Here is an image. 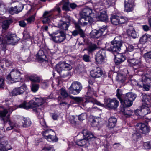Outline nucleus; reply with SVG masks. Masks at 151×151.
Listing matches in <instances>:
<instances>
[{
	"instance_id": "1",
	"label": "nucleus",
	"mask_w": 151,
	"mask_h": 151,
	"mask_svg": "<svg viewBox=\"0 0 151 151\" xmlns=\"http://www.w3.org/2000/svg\"><path fill=\"white\" fill-rule=\"evenodd\" d=\"M45 102V101L42 98H35L34 99V100H31L29 102H24L23 103L19 105L17 107L23 108L26 109L31 108H38L40 106L44 104Z\"/></svg>"
},
{
	"instance_id": "2",
	"label": "nucleus",
	"mask_w": 151,
	"mask_h": 151,
	"mask_svg": "<svg viewBox=\"0 0 151 151\" xmlns=\"http://www.w3.org/2000/svg\"><path fill=\"white\" fill-rule=\"evenodd\" d=\"M88 91L87 92V97L86 98V100L85 101L86 104L87 106H91L92 107L94 104H96L97 105L101 106L102 104L97 101V100L91 97V96L94 93V91L93 88L90 85L87 87Z\"/></svg>"
},
{
	"instance_id": "3",
	"label": "nucleus",
	"mask_w": 151,
	"mask_h": 151,
	"mask_svg": "<svg viewBox=\"0 0 151 151\" xmlns=\"http://www.w3.org/2000/svg\"><path fill=\"white\" fill-rule=\"evenodd\" d=\"M136 97V95L132 92H128L127 93L124 99L123 102H122V105L125 106H130L133 104Z\"/></svg>"
},
{
	"instance_id": "4",
	"label": "nucleus",
	"mask_w": 151,
	"mask_h": 151,
	"mask_svg": "<svg viewBox=\"0 0 151 151\" xmlns=\"http://www.w3.org/2000/svg\"><path fill=\"white\" fill-rule=\"evenodd\" d=\"M42 132V134L44 138L49 142H56L58 141V139L56 136L54 131L51 129H47Z\"/></svg>"
},
{
	"instance_id": "5",
	"label": "nucleus",
	"mask_w": 151,
	"mask_h": 151,
	"mask_svg": "<svg viewBox=\"0 0 151 151\" xmlns=\"http://www.w3.org/2000/svg\"><path fill=\"white\" fill-rule=\"evenodd\" d=\"M21 73L17 69H13L7 76V79L11 83L17 81L20 78Z\"/></svg>"
},
{
	"instance_id": "6",
	"label": "nucleus",
	"mask_w": 151,
	"mask_h": 151,
	"mask_svg": "<svg viewBox=\"0 0 151 151\" xmlns=\"http://www.w3.org/2000/svg\"><path fill=\"white\" fill-rule=\"evenodd\" d=\"M110 19L111 23L116 25L124 24L128 22V19L126 17H119L116 15H112Z\"/></svg>"
},
{
	"instance_id": "7",
	"label": "nucleus",
	"mask_w": 151,
	"mask_h": 151,
	"mask_svg": "<svg viewBox=\"0 0 151 151\" xmlns=\"http://www.w3.org/2000/svg\"><path fill=\"white\" fill-rule=\"evenodd\" d=\"M105 104L109 109H116L119 105V102L116 99L108 98L105 101Z\"/></svg>"
},
{
	"instance_id": "8",
	"label": "nucleus",
	"mask_w": 151,
	"mask_h": 151,
	"mask_svg": "<svg viewBox=\"0 0 151 151\" xmlns=\"http://www.w3.org/2000/svg\"><path fill=\"white\" fill-rule=\"evenodd\" d=\"M27 86L24 85L19 87L16 88L14 89L10 93V95L12 96H15L18 95H21L26 90Z\"/></svg>"
},
{
	"instance_id": "9",
	"label": "nucleus",
	"mask_w": 151,
	"mask_h": 151,
	"mask_svg": "<svg viewBox=\"0 0 151 151\" xmlns=\"http://www.w3.org/2000/svg\"><path fill=\"white\" fill-rule=\"evenodd\" d=\"M6 43L11 45H14L17 42L18 39L15 34H9L6 35Z\"/></svg>"
},
{
	"instance_id": "10",
	"label": "nucleus",
	"mask_w": 151,
	"mask_h": 151,
	"mask_svg": "<svg viewBox=\"0 0 151 151\" xmlns=\"http://www.w3.org/2000/svg\"><path fill=\"white\" fill-rule=\"evenodd\" d=\"M65 38V35L63 31H60L59 34H56L52 37V40L55 42L60 43L64 41Z\"/></svg>"
},
{
	"instance_id": "11",
	"label": "nucleus",
	"mask_w": 151,
	"mask_h": 151,
	"mask_svg": "<svg viewBox=\"0 0 151 151\" xmlns=\"http://www.w3.org/2000/svg\"><path fill=\"white\" fill-rule=\"evenodd\" d=\"M103 74V71L101 68L98 67H95L90 71V75L93 78L100 77Z\"/></svg>"
},
{
	"instance_id": "12",
	"label": "nucleus",
	"mask_w": 151,
	"mask_h": 151,
	"mask_svg": "<svg viewBox=\"0 0 151 151\" xmlns=\"http://www.w3.org/2000/svg\"><path fill=\"white\" fill-rule=\"evenodd\" d=\"M150 107V106L148 104L142 103V105L141 106L142 116L148 114L151 115V112L149 108Z\"/></svg>"
},
{
	"instance_id": "13",
	"label": "nucleus",
	"mask_w": 151,
	"mask_h": 151,
	"mask_svg": "<svg viewBox=\"0 0 151 151\" xmlns=\"http://www.w3.org/2000/svg\"><path fill=\"white\" fill-rule=\"evenodd\" d=\"M105 52L104 49L99 51L96 54L95 59L98 63H101L103 62L105 59Z\"/></svg>"
},
{
	"instance_id": "14",
	"label": "nucleus",
	"mask_w": 151,
	"mask_h": 151,
	"mask_svg": "<svg viewBox=\"0 0 151 151\" xmlns=\"http://www.w3.org/2000/svg\"><path fill=\"white\" fill-rule=\"evenodd\" d=\"M136 129L140 133L146 134L148 133L150 129L147 125L144 123H139L136 127Z\"/></svg>"
},
{
	"instance_id": "15",
	"label": "nucleus",
	"mask_w": 151,
	"mask_h": 151,
	"mask_svg": "<svg viewBox=\"0 0 151 151\" xmlns=\"http://www.w3.org/2000/svg\"><path fill=\"white\" fill-rule=\"evenodd\" d=\"M23 8V5L20 3L17 6L10 8L9 9V12L12 14H17L21 12Z\"/></svg>"
},
{
	"instance_id": "16",
	"label": "nucleus",
	"mask_w": 151,
	"mask_h": 151,
	"mask_svg": "<svg viewBox=\"0 0 151 151\" xmlns=\"http://www.w3.org/2000/svg\"><path fill=\"white\" fill-rule=\"evenodd\" d=\"M80 14L81 16L85 17L87 18H92V15H94V14L92 13V10L89 8H86L83 9L80 12Z\"/></svg>"
},
{
	"instance_id": "17",
	"label": "nucleus",
	"mask_w": 151,
	"mask_h": 151,
	"mask_svg": "<svg viewBox=\"0 0 151 151\" xmlns=\"http://www.w3.org/2000/svg\"><path fill=\"white\" fill-rule=\"evenodd\" d=\"M115 39L116 38L114 39L113 41L111 42V43L113 46L114 47H120L122 46L129 47L131 46L128 43L125 42L123 43L122 41H117Z\"/></svg>"
},
{
	"instance_id": "18",
	"label": "nucleus",
	"mask_w": 151,
	"mask_h": 151,
	"mask_svg": "<svg viewBox=\"0 0 151 151\" xmlns=\"http://www.w3.org/2000/svg\"><path fill=\"white\" fill-rule=\"evenodd\" d=\"M11 149L12 147L8 144L7 141H1L0 142V151H7Z\"/></svg>"
},
{
	"instance_id": "19",
	"label": "nucleus",
	"mask_w": 151,
	"mask_h": 151,
	"mask_svg": "<svg viewBox=\"0 0 151 151\" xmlns=\"http://www.w3.org/2000/svg\"><path fill=\"white\" fill-rule=\"evenodd\" d=\"M125 57L122 54H118L115 55L114 62L116 64L118 65L124 62L125 60Z\"/></svg>"
},
{
	"instance_id": "20",
	"label": "nucleus",
	"mask_w": 151,
	"mask_h": 151,
	"mask_svg": "<svg viewBox=\"0 0 151 151\" xmlns=\"http://www.w3.org/2000/svg\"><path fill=\"white\" fill-rule=\"evenodd\" d=\"M134 4L129 0H125L124 11L126 12H130L133 10Z\"/></svg>"
},
{
	"instance_id": "21",
	"label": "nucleus",
	"mask_w": 151,
	"mask_h": 151,
	"mask_svg": "<svg viewBox=\"0 0 151 151\" xmlns=\"http://www.w3.org/2000/svg\"><path fill=\"white\" fill-rule=\"evenodd\" d=\"M81 17L79 20V22L80 24L81 25H86L88 22L91 23L93 22V18H87V17Z\"/></svg>"
},
{
	"instance_id": "22",
	"label": "nucleus",
	"mask_w": 151,
	"mask_h": 151,
	"mask_svg": "<svg viewBox=\"0 0 151 151\" xmlns=\"http://www.w3.org/2000/svg\"><path fill=\"white\" fill-rule=\"evenodd\" d=\"M52 14L50 12L45 11L42 17V22L43 23H49L50 22V20L51 18Z\"/></svg>"
},
{
	"instance_id": "23",
	"label": "nucleus",
	"mask_w": 151,
	"mask_h": 151,
	"mask_svg": "<svg viewBox=\"0 0 151 151\" xmlns=\"http://www.w3.org/2000/svg\"><path fill=\"white\" fill-rule=\"evenodd\" d=\"M29 79L32 82L40 83L42 81L41 78L36 74H32L29 77Z\"/></svg>"
},
{
	"instance_id": "24",
	"label": "nucleus",
	"mask_w": 151,
	"mask_h": 151,
	"mask_svg": "<svg viewBox=\"0 0 151 151\" xmlns=\"http://www.w3.org/2000/svg\"><path fill=\"white\" fill-rule=\"evenodd\" d=\"M123 106L124 107L123 108L121 109V111L126 117H130L132 114V111L126 108V107H128V106Z\"/></svg>"
},
{
	"instance_id": "25",
	"label": "nucleus",
	"mask_w": 151,
	"mask_h": 151,
	"mask_svg": "<svg viewBox=\"0 0 151 151\" xmlns=\"http://www.w3.org/2000/svg\"><path fill=\"white\" fill-rule=\"evenodd\" d=\"M83 134L84 137L89 142V140L93 138L94 136L93 134L89 132L87 130L84 129L83 131Z\"/></svg>"
},
{
	"instance_id": "26",
	"label": "nucleus",
	"mask_w": 151,
	"mask_h": 151,
	"mask_svg": "<svg viewBox=\"0 0 151 151\" xmlns=\"http://www.w3.org/2000/svg\"><path fill=\"white\" fill-rule=\"evenodd\" d=\"M108 126L109 128H113L115 127L117 122V119L114 117H110L109 119Z\"/></svg>"
},
{
	"instance_id": "27",
	"label": "nucleus",
	"mask_w": 151,
	"mask_h": 151,
	"mask_svg": "<svg viewBox=\"0 0 151 151\" xmlns=\"http://www.w3.org/2000/svg\"><path fill=\"white\" fill-rule=\"evenodd\" d=\"M127 32L129 36L133 38H136L137 37L136 32L132 27H130L127 30Z\"/></svg>"
},
{
	"instance_id": "28",
	"label": "nucleus",
	"mask_w": 151,
	"mask_h": 151,
	"mask_svg": "<svg viewBox=\"0 0 151 151\" xmlns=\"http://www.w3.org/2000/svg\"><path fill=\"white\" fill-rule=\"evenodd\" d=\"M22 122L23 124L22 126L23 127H27L30 126L31 124V122L30 119L27 117L23 118Z\"/></svg>"
},
{
	"instance_id": "29",
	"label": "nucleus",
	"mask_w": 151,
	"mask_h": 151,
	"mask_svg": "<svg viewBox=\"0 0 151 151\" xmlns=\"http://www.w3.org/2000/svg\"><path fill=\"white\" fill-rule=\"evenodd\" d=\"M96 18L100 21H104L107 19L108 17L106 12L105 11H103L99 14V15L97 16Z\"/></svg>"
},
{
	"instance_id": "30",
	"label": "nucleus",
	"mask_w": 151,
	"mask_h": 151,
	"mask_svg": "<svg viewBox=\"0 0 151 151\" xmlns=\"http://www.w3.org/2000/svg\"><path fill=\"white\" fill-rule=\"evenodd\" d=\"M76 143L77 145L80 146H83L85 145L88 146L89 144L88 141L84 137L83 139L77 140L76 142Z\"/></svg>"
},
{
	"instance_id": "31",
	"label": "nucleus",
	"mask_w": 151,
	"mask_h": 151,
	"mask_svg": "<svg viewBox=\"0 0 151 151\" xmlns=\"http://www.w3.org/2000/svg\"><path fill=\"white\" fill-rule=\"evenodd\" d=\"M1 120L3 121L5 123H6L7 122H9V124L10 125V127H8L6 128L7 130H9L12 129L13 128V126L12 125V123L10 121L9 117L8 116L4 118H1Z\"/></svg>"
},
{
	"instance_id": "32",
	"label": "nucleus",
	"mask_w": 151,
	"mask_h": 151,
	"mask_svg": "<svg viewBox=\"0 0 151 151\" xmlns=\"http://www.w3.org/2000/svg\"><path fill=\"white\" fill-rule=\"evenodd\" d=\"M13 110L14 109L12 107L10 106L8 109V111H7L6 109H4L3 111H0V117L3 118L5 117V116L8 111H9L10 113H11Z\"/></svg>"
},
{
	"instance_id": "33",
	"label": "nucleus",
	"mask_w": 151,
	"mask_h": 151,
	"mask_svg": "<svg viewBox=\"0 0 151 151\" xmlns=\"http://www.w3.org/2000/svg\"><path fill=\"white\" fill-rule=\"evenodd\" d=\"M144 84H147L148 85H151V78L148 77L146 75H142V79L140 81Z\"/></svg>"
},
{
	"instance_id": "34",
	"label": "nucleus",
	"mask_w": 151,
	"mask_h": 151,
	"mask_svg": "<svg viewBox=\"0 0 151 151\" xmlns=\"http://www.w3.org/2000/svg\"><path fill=\"white\" fill-rule=\"evenodd\" d=\"M116 95L120 101L121 104L122 105L123 103L122 102H123L125 95L122 94V91L119 89H118L117 90Z\"/></svg>"
},
{
	"instance_id": "35",
	"label": "nucleus",
	"mask_w": 151,
	"mask_h": 151,
	"mask_svg": "<svg viewBox=\"0 0 151 151\" xmlns=\"http://www.w3.org/2000/svg\"><path fill=\"white\" fill-rule=\"evenodd\" d=\"M68 91L70 94L77 95L80 93V91L79 89H77V88L72 87V86L71 85L68 89Z\"/></svg>"
},
{
	"instance_id": "36",
	"label": "nucleus",
	"mask_w": 151,
	"mask_h": 151,
	"mask_svg": "<svg viewBox=\"0 0 151 151\" xmlns=\"http://www.w3.org/2000/svg\"><path fill=\"white\" fill-rule=\"evenodd\" d=\"M40 116L38 115V118L40 119V124L42 126L44 127V128H45L47 127L46 122L45 119L43 118V114L42 112L40 113Z\"/></svg>"
},
{
	"instance_id": "37",
	"label": "nucleus",
	"mask_w": 151,
	"mask_h": 151,
	"mask_svg": "<svg viewBox=\"0 0 151 151\" xmlns=\"http://www.w3.org/2000/svg\"><path fill=\"white\" fill-rule=\"evenodd\" d=\"M101 33L99 32V30H93L90 33L91 36L92 37L98 38L101 37Z\"/></svg>"
},
{
	"instance_id": "38",
	"label": "nucleus",
	"mask_w": 151,
	"mask_h": 151,
	"mask_svg": "<svg viewBox=\"0 0 151 151\" xmlns=\"http://www.w3.org/2000/svg\"><path fill=\"white\" fill-rule=\"evenodd\" d=\"M71 86L72 87H73L75 88H77V89H79L81 91V90L82 89V86L81 83L79 82L75 81L73 82Z\"/></svg>"
},
{
	"instance_id": "39",
	"label": "nucleus",
	"mask_w": 151,
	"mask_h": 151,
	"mask_svg": "<svg viewBox=\"0 0 151 151\" xmlns=\"http://www.w3.org/2000/svg\"><path fill=\"white\" fill-rule=\"evenodd\" d=\"M56 70L59 74L64 70L63 63H59L56 65L55 68Z\"/></svg>"
},
{
	"instance_id": "40",
	"label": "nucleus",
	"mask_w": 151,
	"mask_h": 151,
	"mask_svg": "<svg viewBox=\"0 0 151 151\" xmlns=\"http://www.w3.org/2000/svg\"><path fill=\"white\" fill-rule=\"evenodd\" d=\"M133 69L135 70H137V69L140 68L142 66L141 63L138 60H136L135 62L132 63Z\"/></svg>"
},
{
	"instance_id": "41",
	"label": "nucleus",
	"mask_w": 151,
	"mask_h": 151,
	"mask_svg": "<svg viewBox=\"0 0 151 151\" xmlns=\"http://www.w3.org/2000/svg\"><path fill=\"white\" fill-rule=\"evenodd\" d=\"M59 25L62 29L65 30L68 29L69 27V25L65 22L61 20L60 21Z\"/></svg>"
},
{
	"instance_id": "42",
	"label": "nucleus",
	"mask_w": 151,
	"mask_h": 151,
	"mask_svg": "<svg viewBox=\"0 0 151 151\" xmlns=\"http://www.w3.org/2000/svg\"><path fill=\"white\" fill-rule=\"evenodd\" d=\"M121 48H109L107 50L112 53L115 56V55L119 54Z\"/></svg>"
},
{
	"instance_id": "43",
	"label": "nucleus",
	"mask_w": 151,
	"mask_h": 151,
	"mask_svg": "<svg viewBox=\"0 0 151 151\" xmlns=\"http://www.w3.org/2000/svg\"><path fill=\"white\" fill-rule=\"evenodd\" d=\"M100 118H96L93 119L91 122V125L93 127H98L99 125Z\"/></svg>"
},
{
	"instance_id": "44",
	"label": "nucleus",
	"mask_w": 151,
	"mask_h": 151,
	"mask_svg": "<svg viewBox=\"0 0 151 151\" xmlns=\"http://www.w3.org/2000/svg\"><path fill=\"white\" fill-rule=\"evenodd\" d=\"M61 4H63L62 7V9L63 10L69 11V3L68 1H65L63 0L61 2Z\"/></svg>"
},
{
	"instance_id": "45",
	"label": "nucleus",
	"mask_w": 151,
	"mask_h": 151,
	"mask_svg": "<svg viewBox=\"0 0 151 151\" xmlns=\"http://www.w3.org/2000/svg\"><path fill=\"white\" fill-rule=\"evenodd\" d=\"M11 22V21L10 20H5L3 23L2 28L6 30L7 29Z\"/></svg>"
},
{
	"instance_id": "46",
	"label": "nucleus",
	"mask_w": 151,
	"mask_h": 151,
	"mask_svg": "<svg viewBox=\"0 0 151 151\" xmlns=\"http://www.w3.org/2000/svg\"><path fill=\"white\" fill-rule=\"evenodd\" d=\"M63 64L64 70L66 71L70 70L72 69V67L70 64L67 63L65 62H63Z\"/></svg>"
},
{
	"instance_id": "47",
	"label": "nucleus",
	"mask_w": 151,
	"mask_h": 151,
	"mask_svg": "<svg viewBox=\"0 0 151 151\" xmlns=\"http://www.w3.org/2000/svg\"><path fill=\"white\" fill-rule=\"evenodd\" d=\"M39 87V85L38 84L32 83L31 84V89L32 91L34 92H35L37 91Z\"/></svg>"
},
{
	"instance_id": "48",
	"label": "nucleus",
	"mask_w": 151,
	"mask_h": 151,
	"mask_svg": "<svg viewBox=\"0 0 151 151\" xmlns=\"http://www.w3.org/2000/svg\"><path fill=\"white\" fill-rule=\"evenodd\" d=\"M87 117V115L85 113H82L78 116V119L80 121H82L86 119Z\"/></svg>"
},
{
	"instance_id": "49",
	"label": "nucleus",
	"mask_w": 151,
	"mask_h": 151,
	"mask_svg": "<svg viewBox=\"0 0 151 151\" xmlns=\"http://www.w3.org/2000/svg\"><path fill=\"white\" fill-rule=\"evenodd\" d=\"M36 14V13L35 12L34 13V14L33 15L29 18L26 19V20L28 23H31L32 22L34 21Z\"/></svg>"
},
{
	"instance_id": "50",
	"label": "nucleus",
	"mask_w": 151,
	"mask_h": 151,
	"mask_svg": "<svg viewBox=\"0 0 151 151\" xmlns=\"http://www.w3.org/2000/svg\"><path fill=\"white\" fill-rule=\"evenodd\" d=\"M73 99L75 103L77 104H79L82 102L83 101V99L81 97H73Z\"/></svg>"
},
{
	"instance_id": "51",
	"label": "nucleus",
	"mask_w": 151,
	"mask_h": 151,
	"mask_svg": "<svg viewBox=\"0 0 151 151\" xmlns=\"http://www.w3.org/2000/svg\"><path fill=\"white\" fill-rule=\"evenodd\" d=\"M42 150L45 151H50L51 150L52 151H55V150L53 149V147L52 145L45 146L42 148Z\"/></svg>"
},
{
	"instance_id": "52",
	"label": "nucleus",
	"mask_w": 151,
	"mask_h": 151,
	"mask_svg": "<svg viewBox=\"0 0 151 151\" xmlns=\"http://www.w3.org/2000/svg\"><path fill=\"white\" fill-rule=\"evenodd\" d=\"M37 58L41 62H42L45 61L47 62L48 60V59L46 55L37 57Z\"/></svg>"
},
{
	"instance_id": "53",
	"label": "nucleus",
	"mask_w": 151,
	"mask_h": 151,
	"mask_svg": "<svg viewBox=\"0 0 151 151\" xmlns=\"http://www.w3.org/2000/svg\"><path fill=\"white\" fill-rule=\"evenodd\" d=\"M76 117L75 118V116H71L70 117L69 119V122L70 123L73 124H76L77 122V116H76Z\"/></svg>"
},
{
	"instance_id": "54",
	"label": "nucleus",
	"mask_w": 151,
	"mask_h": 151,
	"mask_svg": "<svg viewBox=\"0 0 151 151\" xmlns=\"http://www.w3.org/2000/svg\"><path fill=\"white\" fill-rule=\"evenodd\" d=\"M99 32L101 33V36L102 35H105L107 32V27H105L101 28V29L99 30Z\"/></svg>"
},
{
	"instance_id": "55",
	"label": "nucleus",
	"mask_w": 151,
	"mask_h": 151,
	"mask_svg": "<svg viewBox=\"0 0 151 151\" xmlns=\"http://www.w3.org/2000/svg\"><path fill=\"white\" fill-rule=\"evenodd\" d=\"M141 86H140L139 87H142L144 90L146 91H148L149 90L150 86V85L147 84H144L142 82H140Z\"/></svg>"
},
{
	"instance_id": "56",
	"label": "nucleus",
	"mask_w": 151,
	"mask_h": 151,
	"mask_svg": "<svg viewBox=\"0 0 151 151\" xmlns=\"http://www.w3.org/2000/svg\"><path fill=\"white\" fill-rule=\"evenodd\" d=\"M147 39L146 35H144L141 37L139 40L140 42L142 44H144L146 42Z\"/></svg>"
},
{
	"instance_id": "57",
	"label": "nucleus",
	"mask_w": 151,
	"mask_h": 151,
	"mask_svg": "<svg viewBox=\"0 0 151 151\" xmlns=\"http://www.w3.org/2000/svg\"><path fill=\"white\" fill-rule=\"evenodd\" d=\"M60 76L63 78H65L69 75V72L67 71L63 70V71L59 74Z\"/></svg>"
},
{
	"instance_id": "58",
	"label": "nucleus",
	"mask_w": 151,
	"mask_h": 151,
	"mask_svg": "<svg viewBox=\"0 0 151 151\" xmlns=\"http://www.w3.org/2000/svg\"><path fill=\"white\" fill-rule=\"evenodd\" d=\"M143 146L146 149H151V141L149 142H144Z\"/></svg>"
},
{
	"instance_id": "59",
	"label": "nucleus",
	"mask_w": 151,
	"mask_h": 151,
	"mask_svg": "<svg viewBox=\"0 0 151 151\" xmlns=\"http://www.w3.org/2000/svg\"><path fill=\"white\" fill-rule=\"evenodd\" d=\"M140 137V133L138 132H136L133 134L132 135V137L134 140H136L139 138Z\"/></svg>"
},
{
	"instance_id": "60",
	"label": "nucleus",
	"mask_w": 151,
	"mask_h": 151,
	"mask_svg": "<svg viewBox=\"0 0 151 151\" xmlns=\"http://www.w3.org/2000/svg\"><path fill=\"white\" fill-rule=\"evenodd\" d=\"M60 94L64 97H66L68 96V93L66 91L63 89H61L60 90Z\"/></svg>"
},
{
	"instance_id": "61",
	"label": "nucleus",
	"mask_w": 151,
	"mask_h": 151,
	"mask_svg": "<svg viewBox=\"0 0 151 151\" xmlns=\"http://www.w3.org/2000/svg\"><path fill=\"white\" fill-rule=\"evenodd\" d=\"M96 48H86V49H84L83 50H87L88 52V54L89 55L94 52L96 50Z\"/></svg>"
},
{
	"instance_id": "62",
	"label": "nucleus",
	"mask_w": 151,
	"mask_h": 151,
	"mask_svg": "<svg viewBox=\"0 0 151 151\" xmlns=\"http://www.w3.org/2000/svg\"><path fill=\"white\" fill-rule=\"evenodd\" d=\"M30 37V36L29 33L27 31H24L23 32V39L25 40L29 39Z\"/></svg>"
},
{
	"instance_id": "63",
	"label": "nucleus",
	"mask_w": 151,
	"mask_h": 151,
	"mask_svg": "<svg viewBox=\"0 0 151 151\" xmlns=\"http://www.w3.org/2000/svg\"><path fill=\"white\" fill-rule=\"evenodd\" d=\"M83 59L85 62H89L90 61V56L86 54H85L83 55Z\"/></svg>"
},
{
	"instance_id": "64",
	"label": "nucleus",
	"mask_w": 151,
	"mask_h": 151,
	"mask_svg": "<svg viewBox=\"0 0 151 151\" xmlns=\"http://www.w3.org/2000/svg\"><path fill=\"white\" fill-rule=\"evenodd\" d=\"M79 30L78 29H75L71 32L72 36L75 37L77 36L79 34Z\"/></svg>"
}]
</instances>
